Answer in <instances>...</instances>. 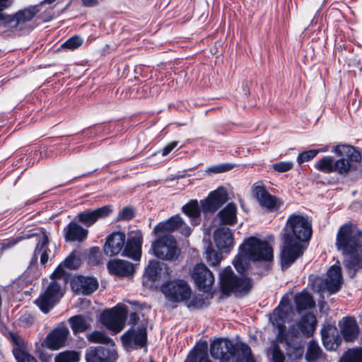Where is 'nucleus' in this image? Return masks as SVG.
Returning <instances> with one entry per match:
<instances>
[{
  "label": "nucleus",
  "instance_id": "obj_1",
  "mask_svg": "<svg viewBox=\"0 0 362 362\" xmlns=\"http://www.w3.org/2000/svg\"><path fill=\"white\" fill-rule=\"evenodd\" d=\"M312 236V224L307 215L293 214L286 221L282 234L283 244L280 251L282 270L290 267L303 255L302 243L308 241Z\"/></svg>",
  "mask_w": 362,
  "mask_h": 362
},
{
  "label": "nucleus",
  "instance_id": "obj_2",
  "mask_svg": "<svg viewBox=\"0 0 362 362\" xmlns=\"http://www.w3.org/2000/svg\"><path fill=\"white\" fill-rule=\"evenodd\" d=\"M362 230L351 221L341 225L337 233L336 247L344 255L349 256L344 261L348 275L353 278L356 271L362 268Z\"/></svg>",
  "mask_w": 362,
  "mask_h": 362
},
{
  "label": "nucleus",
  "instance_id": "obj_3",
  "mask_svg": "<svg viewBox=\"0 0 362 362\" xmlns=\"http://www.w3.org/2000/svg\"><path fill=\"white\" fill-rule=\"evenodd\" d=\"M43 3L30 5L18 10L12 15L0 11V28L2 32L16 33L20 35L30 33L35 27V18H42L47 13Z\"/></svg>",
  "mask_w": 362,
  "mask_h": 362
},
{
  "label": "nucleus",
  "instance_id": "obj_4",
  "mask_svg": "<svg viewBox=\"0 0 362 362\" xmlns=\"http://www.w3.org/2000/svg\"><path fill=\"white\" fill-rule=\"evenodd\" d=\"M273 259V249L268 242L252 236L239 246V252L233 260V265L239 274H243L251 261L271 263Z\"/></svg>",
  "mask_w": 362,
  "mask_h": 362
},
{
  "label": "nucleus",
  "instance_id": "obj_5",
  "mask_svg": "<svg viewBox=\"0 0 362 362\" xmlns=\"http://www.w3.org/2000/svg\"><path fill=\"white\" fill-rule=\"evenodd\" d=\"M143 235L140 230H132L126 235L122 232H113L107 235L103 247L104 253L112 257L122 252V255L135 261L140 260Z\"/></svg>",
  "mask_w": 362,
  "mask_h": 362
},
{
  "label": "nucleus",
  "instance_id": "obj_6",
  "mask_svg": "<svg viewBox=\"0 0 362 362\" xmlns=\"http://www.w3.org/2000/svg\"><path fill=\"white\" fill-rule=\"evenodd\" d=\"M210 354L214 359L221 362H228L231 359H234V362H256L248 345L242 342L235 344L226 339H218L211 342Z\"/></svg>",
  "mask_w": 362,
  "mask_h": 362
},
{
  "label": "nucleus",
  "instance_id": "obj_7",
  "mask_svg": "<svg viewBox=\"0 0 362 362\" xmlns=\"http://www.w3.org/2000/svg\"><path fill=\"white\" fill-rule=\"evenodd\" d=\"M66 276L51 275V281L43 293L35 300V305L44 313H47L63 297Z\"/></svg>",
  "mask_w": 362,
  "mask_h": 362
},
{
  "label": "nucleus",
  "instance_id": "obj_8",
  "mask_svg": "<svg viewBox=\"0 0 362 362\" xmlns=\"http://www.w3.org/2000/svg\"><path fill=\"white\" fill-rule=\"evenodd\" d=\"M332 151L341 157L334 159V173L340 175H346L353 169L354 164L359 163L362 159L361 153L351 145H337Z\"/></svg>",
  "mask_w": 362,
  "mask_h": 362
},
{
  "label": "nucleus",
  "instance_id": "obj_9",
  "mask_svg": "<svg viewBox=\"0 0 362 362\" xmlns=\"http://www.w3.org/2000/svg\"><path fill=\"white\" fill-rule=\"evenodd\" d=\"M219 283L222 293L226 295L247 292L252 286L250 279L238 277L230 266L220 272Z\"/></svg>",
  "mask_w": 362,
  "mask_h": 362
},
{
  "label": "nucleus",
  "instance_id": "obj_10",
  "mask_svg": "<svg viewBox=\"0 0 362 362\" xmlns=\"http://www.w3.org/2000/svg\"><path fill=\"white\" fill-rule=\"evenodd\" d=\"M277 331L276 339L279 341H284L286 344L288 346L287 355L288 357L295 359L301 358L303 354V348L296 339L300 337L302 332L298 325L296 323L291 325L288 330L286 329L285 325H278Z\"/></svg>",
  "mask_w": 362,
  "mask_h": 362
},
{
  "label": "nucleus",
  "instance_id": "obj_11",
  "mask_svg": "<svg viewBox=\"0 0 362 362\" xmlns=\"http://www.w3.org/2000/svg\"><path fill=\"white\" fill-rule=\"evenodd\" d=\"M151 249L153 255L162 260L175 261L180 254L174 236H156Z\"/></svg>",
  "mask_w": 362,
  "mask_h": 362
},
{
  "label": "nucleus",
  "instance_id": "obj_12",
  "mask_svg": "<svg viewBox=\"0 0 362 362\" xmlns=\"http://www.w3.org/2000/svg\"><path fill=\"white\" fill-rule=\"evenodd\" d=\"M160 291L165 298L173 303H178L190 298L192 290L188 283L182 279H174L164 282Z\"/></svg>",
  "mask_w": 362,
  "mask_h": 362
},
{
  "label": "nucleus",
  "instance_id": "obj_13",
  "mask_svg": "<svg viewBox=\"0 0 362 362\" xmlns=\"http://www.w3.org/2000/svg\"><path fill=\"white\" fill-rule=\"evenodd\" d=\"M127 315L125 307L116 306L104 311L100 315V322L107 329L117 334L124 327Z\"/></svg>",
  "mask_w": 362,
  "mask_h": 362
},
{
  "label": "nucleus",
  "instance_id": "obj_14",
  "mask_svg": "<svg viewBox=\"0 0 362 362\" xmlns=\"http://www.w3.org/2000/svg\"><path fill=\"white\" fill-rule=\"evenodd\" d=\"M174 231H178L185 237H188L192 233V229L178 215L159 223L153 228L155 236H173L171 233Z\"/></svg>",
  "mask_w": 362,
  "mask_h": 362
},
{
  "label": "nucleus",
  "instance_id": "obj_15",
  "mask_svg": "<svg viewBox=\"0 0 362 362\" xmlns=\"http://www.w3.org/2000/svg\"><path fill=\"white\" fill-rule=\"evenodd\" d=\"M252 194L259 204L269 211L280 209L282 202L276 196L271 194L264 186L262 182H258L252 186Z\"/></svg>",
  "mask_w": 362,
  "mask_h": 362
},
{
  "label": "nucleus",
  "instance_id": "obj_16",
  "mask_svg": "<svg viewBox=\"0 0 362 362\" xmlns=\"http://www.w3.org/2000/svg\"><path fill=\"white\" fill-rule=\"evenodd\" d=\"M192 278L198 289L204 292L209 291L215 281L213 273L202 263L194 266Z\"/></svg>",
  "mask_w": 362,
  "mask_h": 362
},
{
  "label": "nucleus",
  "instance_id": "obj_17",
  "mask_svg": "<svg viewBox=\"0 0 362 362\" xmlns=\"http://www.w3.org/2000/svg\"><path fill=\"white\" fill-rule=\"evenodd\" d=\"M124 346L127 349H138L145 347L147 343V333L145 327L135 329L131 328L121 337Z\"/></svg>",
  "mask_w": 362,
  "mask_h": 362
},
{
  "label": "nucleus",
  "instance_id": "obj_18",
  "mask_svg": "<svg viewBox=\"0 0 362 362\" xmlns=\"http://www.w3.org/2000/svg\"><path fill=\"white\" fill-rule=\"evenodd\" d=\"M117 358L115 346H91L86 351V362H115Z\"/></svg>",
  "mask_w": 362,
  "mask_h": 362
},
{
  "label": "nucleus",
  "instance_id": "obj_19",
  "mask_svg": "<svg viewBox=\"0 0 362 362\" xmlns=\"http://www.w3.org/2000/svg\"><path fill=\"white\" fill-rule=\"evenodd\" d=\"M228 199V195L224 187H218L211 192L201 202V208L204 213H212L221 208Z\"/></svg>",
  "mask_w": 362,
  "mask_h": 362
},
{
  "label": "nucleus",
  "instance_id": "obj_20",
  "mask_svg": "<svg viewBox=\"0 0 362 362\" xmlns=\"http://www.w3.org/2000/svg\"><path fill=\"white\" fill-rule=\"evenodd\" d=\"M228 199V195L224 187H218L211 192L201 202V208L204 213H212L221 208Z\"/></svg>",
  "mask_w": 362,
  "mask_h": 362
},
{
  "label": "nucleus",
  "instance_id": "obj_21",
  "mask_svg": "<svg viewBox=\"0 0 362 362\" xmlns=\"http://www.w3.org/2000/svg\"><path fill=\"white\" fill-rule=\"evenodd\" d=\"M341 284V268L339 266L334 264L328 270L327 278L321 281L320 291H327L329 294H333L340 289Z\"/></svg>",
  "mask_w": 362,
  "mask_h": 362
},
{
  "label": "nucleus",
  "instance_id": "obj_22",
  "mask_svg": "<svg viewBox=\"0 0 362 362\" xmlns=\"http://www.w3.org/2000/svg\"><path fill=\"white\" fill-rule=\"evenodd\" d=\"M69 334L68 327L64 323H61L47 334L45 346L51 350H58L65 346Z\"/></svg>",
  "mask_w": 362,
  "mask_h": 362
},
{
  "label": "nucleus",
  "instance_id": "obj_23",
  "mask_svg": "<svg viewBox=\"0 0 362 362\" xmlns=\"http://www.w3.org/2000/svg\"><path fill=\"white\" fill-rule=\"evenodd\" d=\"M293 314V308L290 305L289 299L284 296L281 300L279 305L274 310L270 321L272 325L278 329V325H284L286 322L291 320Z\"/></svg>",
  "mask_w": 362,
  "mask_h": 362
},
{
  "label": "nucleus",
  "instance_id": "obj_24",
  "mask_svg": "<svg viewBox=\"0 0 362 362\" xmlns=\"http://www.w3.org/2000/svg\"><path fill=\"white\" fill-rule=\"evenodd\" d=\"M111 211L110 206H104L94 210H87L78 213L75 217V220L87 227H90L98 219L108 216Z\"/></svg>",
  "mask_w": 362,
  "mask_h": 362
},
{
  "label": "nucleus",
  "instance_id": "obj_25",
  "mask_svg": "<svg viewBox=\"0 0 362 362\" xmlns=\"http://www.w3.org/2000/svg\"><path fill=\"white\" fill-rule=\"evenodd\" d=\"M237 206L233 203H228L214 217L213 223L215 226H233L237 223Z\"/></svg>",
  "mask_w": 362,
  "mask_h": 362
},
{
  "label": "nucleus",
  "instance_id": "obj_26",
  "mask_svg": "<svg viewBox=\"0 0 362 362\" xmlns=\"http://www.w3.org/2000/svg\"><path fill=\"white\" fill-rule=\"evenodd\" d=\"M75 221H71L64 228V236L66 242L82 243L86 240L88 230L81 226Z\"/></svg>",
  "mask_w": 362,
  "mask_h": 362
},
{
  "label": "nucleus",
  "instance_id": "obj_27",
  "mask_svg": "<svg viewBox=\"0 0 362 362\" xmlns=\"http://www.w3.org/2000/svg\"><path fill=\"white\" fill-rule=\"evenodd\" d=\"M214 239L216 247L221 251L228 252L234 245V239L230 229L219 226L214 232Z\"/></svg>",
  "mask_w": 362,
  "mask_h": 362
},
{
  "label": "nucleus",
  "instance_id": "obj_28",
  "mask_svg": "<svg viewBox=\"0 0 362 362\" xmlns=\"http://www.w3.org/2000/svg\"><path fill=\"white\" fill-rule=\"evenodd\" d=\"M71 286L76 293L87 296L98 288V283L93 277L79 276L72 281Z\"/></svg>",
  "mask_w": 362,
  "mask_h": 362
},
{
  "label": "nucleus",
  "instance_id": "obj_29",
  "mask_svg": "<svg viewBox=\"0 0 362 362\" xmlns=\"http://www.w3.org/2000/svg\"><path fill=\"white\" fill-rule=\"evenodd\" d=\"M107 267L110 273L120 276H132L135 271L134 264L118 259L110 260Z\"/></svg>",
  "mask_w": 362,
  "mask_h": 362
},
{
  "label": "nucleus",
  "instance_id": "obj_30",
  "mask_svg": "<svg viewBox=\"0 0 362 362\" xmlns=\"http://www.w3.org/2000/svg\"><path fill=\"white\" fill-rule=\"evenodd\" d=\"M81 264L79 252L74 250L57 267L53 276H66L64 268L71 270L77 269Z\"/></svg>",
  "mask_w": 362,
  "mask_h": 362
},
{
  "label": "nucleus",
  "instance_id": "obj_31",
  "mask_svg": "<svg viewBox=\"0 0 362 362\" xmlns=\"http://www.w3.org/2000/svg\"><path fill=\"white\" fill-rule=\"evenodd\" d=\"M344 339L347 342L355 341L359 334V327L354 318L344 317L341 328Z\"/></svg>",
  "mask_w": 362,
  "mask_h": 362
},
{
  "label": "nucleus",
  "instance_id": "obj_32",
  "mask_svg": "<svg viewBox=\"0 0 362 362\" xmlns=\"http://www.w3.org/2000/svg\"><path fill=\"white\" fill-rule=\"evenodd\" d=\"M322 340L326 349L336 350L341 343V337L335 328L329 327L322 331Z\"/></svg>",
  "mask_w": 362,
  "mask_h": 362
},
{
  "label": "nucleus",
  "instance_id": "obj_33",
  "mask_svg": "<svg viewBox=\"0 0 362 362\" xmlns=\"http://www.w3.org/2000/svg\"><path fill=\"white\" fill-rule=\"evenodd\" d=\"M12 339L15 345L13 349V354L17 362H37L35 358L25 350L20 337L12 335Z\"/></svg>",
  "mask_w": 362,
  "mask_h": 362
},
{
  "label": "nucleus",
  "instance_id": "obj_34",
  "mask_svg": "<svg viewBox=\"0 0 362 362\" xmlns=\"http://www.w3.org/2000/svg\"><path fill=\"white\" fill-rule=\"evenodd\" d=\"M74 334L83 332L90 327L91 319L89 317L78 315L68 320Z\"/></svg>",
  "mask_w": 362,
  "mask_h": 362
},
{
  "label": "nucleus",
  "instance_id": "obj_35",
  "mask_svg": "<svg viewBox=\"0 0 362 362\" xmlns=\"http://www.w3.org/2000/svg\"><path fill=\"white\" fill-rule=\"evenodd\" d=\"M185 362H212L209 358L206 342L195 346L189 353Z\"/></svg>",
  "mask_w": 362,
  "mask_h": 362
},
{
  "label": "nucleus",
  "instance_id": "obj_36",
  "mask_svg": "<svg viewBox=\"0 0 362 362\" xmlns=\"http://www.w3.org/2000/svg\"><path fill=\"white\" fill-rule=\"evenodd\" d=\"M182 211L191 221L193 226H197L201 221V209L197 200H191L182 206Z\"/></svg>",
  "mask_w": 362,
  "mask_h": 362
},
{
  "label": "nucleus",
  "instance_id": "obj_37",
  "mask_svg": "<svg viewBox=\"0 0 362 362\" xmlns=\"http://www.w3.org/2000/svg\"><path fill=\"white\" fill-rule=\"evenodd\" d=\"M315 322V316L312 313H306L300 317L296 324L303 335L310 337L314 332Z\"/></svg>",
  "mask_w": 362,
  "mask_h": 362
},
{
  "label": "nucleus",
  "instance_id": "obj_38",
  "mask_svg": "<svg viewBox=\"0 0 362 362\" xmlns=\"http://www.w3.org/2000/svg\"><path fill=\"white\" fill-rule=\"evenodd\" d=\"M296 308L298 313L303 310L314 308L315 302L312 296L308 292H300L296 294L294 298Z\"/></svg>",
  "mask_w": 362,
  "mask_h": 362
},
{
  "label": "nucleus",
  "instance_id": "obj_39",
  "mask_svg": "<svg viewBox=\"0 0 362 362\" xmlns=\"http://www.w3.org/2000/svg\"><path fill=\"white\" fill-rule=\"evenodd\" d=\"M49 244L48 237L43 234L38 242L34 252V259L37 260V256L40 257V263L45 265L48 260L47 247Z\"/></svg>",
  "mask_w": 362,
  "mask_h": 362
},
{
  "label": "nucleus",
  "instance_id": "obj_40",
  "mask_svg": "<svg viewBox=\"0 0 362 362\" xmlns=\"http://www.w3.org/2000/svg\"><path fill=\"white\" fill-rule=\"evenodd\" d=\"M163 264L157 260H151L146 268L145 276L151 281H156L160 279Z\"/></svg>",
  "mask_w": 362,
  "mask_h": 362
},
{
  "label": "nucleus",
  "instance_id": "obj_41",
  "mask_svg": "<svg viewBox=\"0 0 362 362\" xmlns=\"http://www.w3.org/2000/svg\"><path fill=\"white\" fill-rule=\"evenodd\" d=\"M322 350L320 347L319 344L315 340H311L309 342L305 358L307 362H316L322 360Z\"/></svg>",
  "mask_w": 362,
  "mask_h": 362
},
{
  "label": "nucleus",
  "instance_id": "obj_42",
  "mask_svg": "<svg viewBox=\"0 0 362 362\" xmlns=\"http://www.w3.org/2000/svg\"><path fill=\"white\" fill-rule=\"evenodd\" d=\"M86 339L91 343L110 344L111 346H115L113 340L102 331L95 330L88 334Z\"/></svg>",
  "mask_w": 362,
  "mask_h": 362
},
{
  "label": "nucleus",
  "instance_id": "obj_43",
  "mask_svg": "<svg viewBox=\"0 0 362 362\" xmlns=\"http://www.w3.org/2000/svg\"><path fill=\"white\" fill-rule=\"evenodd\" d=\"M334 158L331 156H324L322 158L317 160L315 164V168L324 173H334Z\"/></svg>",
  "mask_w": 362,
  "mask_h": 362
},
{
  "label": "nucleus",
  "instance_id": "obj_44",
  "mask_svg": "<svg viewBox=\"0 0 362 362\" xmlns=\"http://www.w3.org/2000/svg\"><path fill=\"white\" fill-rule=\"evenodd\" d=\"M343 362H362V347L349 349L342 357Z\"/></svg>",
  "mask_w": 362,
  "mask_h": 362
},
{
  "label": "nucleus",
  "instance_id": "obj_45",
  "mask_svg": "<svg viewBox=\"0 0 362 362\" xmlns=\"http://www.w3.org/2000/svg\"><path fill=\"white\" fill-rule=\"evenodd\" d=\"M55 362H78L79 354L76 351H66L59 353L54 359Z\"/></svg>",
  "mask_w": 362,
  "mask_h": 362
},
{
  "label": "nucleus",
  "instance_id": "obj_46",
  "mask_svg": "<svg viewBox=\"0 0 362 362\" xmlns=\"http://www.w3.org/2000/svg\"><path fill=\"white\" fill-rule=\"evenodd\" d=\"M83 43V40L78 35H74L67 39L60 46L62 49H66L69 50H74L81 47Z\"/></svg>",
  "mask_w": 362,
  "mask_h": 362
},
{
  "label": "nucleus",
  "instance_id": "obj_47",
  "mask_svg": "<svg viewBox=\"0 0 362 362\" xmlns=\"http://www.w3.org/2000/svg\"><path fill=\"white\" fill-rule=\"evenodd\" d=\"M88 262L90 265H98L101 263V252L98 247H93L90 249Z\"/></svg>",
  "mask_w": 362,
  "mask_h": 362
},
{
  "label": "nucleus",
  "instance_id": "obj_48",
  "mask_svg": "<svg viewBox=\"0 0 362 362\" xmlns=\"http://www.w3.org/2000/svg\"><path fill=\"white\" fill-rule=\"evenodd\" d=\"M205 253L206 261L210 265L216 266L220 263L221 260V256L214 249L208 247Z\"/></svg>",
  "mask_w": 362,
  "mask_h": 362
},
{
  "label": "nucleus",
  "instance_id": "obj_49",
  "mask_svg": "<svg viewBox=\"0 0 362 362\" xmlns=\"http://www.w3.org/2000/svg\"><path fill=\"white\" fill-rule=\"evenodd\" d=\"M319 152L320 151L316 149H311L309 151L301 152L298 154L297 157V163H298V165H300L302 163L305 162H308L315 158Z\"/></svg>",
  "mask_w": 362,
  "mask_h": 362
},
{
  "label": "nucleus",
  "instance_id": "obj_50",
  "mask_svg": "<svg viewBox=\"0 0 362 362\" xmlns=\"http://www.w3.org/2000/svg\"><path fill=\"white\" fill-rule=\"evenodd\" d=\"M234 165V164L229 163H221L209 167L206 170V172L209 173L214 174L222 173L230 170L233 168Z\"/></svg>",
  "mask_w": 362,
  "mask_h": 362
},
{
  "label": "nucleus",
  "instance_id": "obj_51",
  "mask_svg": "<svg viewBox=\"0 0 362 362\" xmlns=\"http://www.w3.org/2000/svg\"><path fill=\"white\" fill-rule=\"evenodd\" d=\"M293 167L292 161H281L273 165V169L278 173H286Z\"/></svg>",
  "mask_w": 362,
  "mask_h": 362
},
{
  "label": "nucleus",
  "instance_id": "obj_52",
  "mask_svg": "<svg viewBox=\"0 0 362 362\" xmlns=\"http://www.w3.org/2000/svg\"><path fill=\"white\" fill-rule=\"evenodd\" d=\"M134 217V211L132 208L124 207L118 214L117 221H129Z\"/></svg>",
  "mask_w": 362,
  "mask_h": 362
},
{
  "label": "nucleus",
  "instance_id": "obj_53",
  "mask_svg": "<svg viewBox=\"0 0 362 362\" xmlns=\"http://www.w3.org/2000/svg\"><path fill=\"white\" fill-rule=\"evenodd\" d=\"M177 146V141H173L166 145L162 150L161 154L163 156H165L169 154L176 146Z\"/></svg>",
  "mask_w": 362,
  "mask_h": 362
},
{
  "label": "nucleus",
  "instance_id": "obj_54",
  "mask_svg": "<svg viewBox=\"0 0 362 362\" xmlns=\"http://www.w3.org/2000/svg\"><path fill=\"white\" fill-rule=\"evenodd\" d=\"M20 321L22 323L32 324L33 322V317L30 314L22 315L20 317Z\"/></svg>",
  "mask_w": 362,
  "mask_h": 362
},
{
  "label": "nucleus",
  "instance_id": "obj_55",
  "mask_svg": "<svg viewBox=\"0 0 362 362\" xmlns=\"http://www.w3.org/2000/svg\"><path fill=\"white\" fill-rule=\"evenodd\" d=\"M13 4V0H0V11L9 8Z\"/></svg>",
  "mask_w": 362,
  "mask_h": 362
},
{
  "label": "nucleus",
  "instance_id": "obj_56",
  "mask_svg": "<svg viewBox=\"0 0 362 362\" xmlns=\"http://www.w3.org/2000/svg\"><path fill=\"white\" fill-rule=\"evenodd\" d=\"M55 1H56V0H44L40 2V3H43V4L45 5L44 9L47 8V15L50 14V11L52 8V6L50 5L53 3H54Z\"/></svg>",
  "mask_w": 362,
  "mask_h": 362
},
{
  "label": "nucleus",
  "instance_id": "obj_57",
  "mask_svg": "<svg viewBox=\"0 0 362 362\" xmlns=\"http://www.w3.org/2000/svg\"><path fill=\"white\" fill-rule=\"evenodd\" d=\"M139 317L136 313H131L129 316V323L130 325H134L139 321Z\"/></svg>",
  "mask_w": 362,
  "mask_h": 362
},
{
  "label": "nucleus",
  "instance_id": "obj_58",
  "mask_svg": "<svg viewBox=\"0 0 362 362\" xmlns=\"http://www.w3.org/2000/svg\"><path fill=\"white\" fill-rule=\"evenodd\" d=\"M81 3L86 7H93L98 5V0H81Z\"/></svg>",
  "mask_w": 362,
  "mask_h": 362
},
{
  "label": "nucleus",
  "instance_id": "obj_59",
  "mask_svg": "<svg viewBox=\"0 0 362 362\" xmlns=\"http://www.w3.org/2000/svg\"><path fill=\"white\" fill-rule=\"evenodd\" d=\"M318 151H320V152H327L328 151V147L325 146V147L319 149Z\"/></svg>",
  "mask_w": 362,
  "mask_h": 362
},
{
  "label": "nucleus",
  "instance_id": "obj_60",
  "mask_svg": "<svg viewBox=\"0 0 362 362\" xmlns=\"http://www.w3.org/2000/svg\"><path fill=\"white\" fill-rule=\"evenodd\" d=\"M18 284V282H15V283H13V284L12 287H13V288H15V286H16Z\"/></svg>",
  "mask_w": 362,
  "mask_h": 362
},
{
  "label": "nucleus",
  "instance_id": "obj_61",
  "mask_svg": "<svg viewBox=\"0 0 362 362\" xmlns=\"http://www.w3.org/2000/svg\"><path fill=\"white\" fill-rule=\"evenodd\" d=\"M315 18H313L311 21V23H313Z\"/></svg>",
  "mask_w": 362,
  "mask_h": 362
},
{
  "label": "nucleus",
  "instance_id": "obj_62",
  "mask_svg": "<svg viewBox=\"0 0 362 362\" xmlns=\"http://www.w3.org/2000/svg\"><path fill=\"white\" fill-rule=\"evenodd\" d=\"M132 305H136V302L131 303Z\"/></svg>",
  "mask_w": 362,
  "mask_h": 362
},
{
  "label": "nucleus",
  "instance_id": "obj_63",
  "mask_svg": "<svg viewBox=\"0 0 362 362\" xmlns=\"http://www.w3.org/2000/svg\"><path fill=\"white\" fill-rule=\"evenodd\" d=\"M326 0H323V2H325Z\"/></svg>",
  "mask_w": 362,
  "mask_h": 362
}]
</instances>
